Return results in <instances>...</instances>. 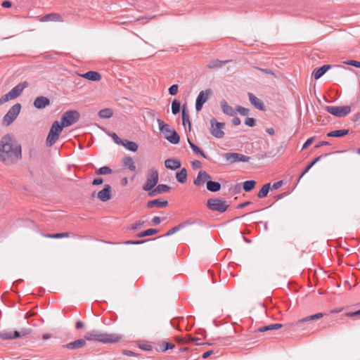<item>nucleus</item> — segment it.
I'll use <instances>...</instances> for the list:
<instances>
[{
	"mask_svg": "<svg viewBox=\"0 0 360 360\" xmlns=\"http://www.w3.org/2000/svg\"><path fill=\"white\" fill-rule=\"evenodd\" d=\"M114 142L118 145H122L123 139H121L115 133H112L111 135Z\"/></svg>",
	"mask_w": 360,
	"mask_h": 360,
	"instance_id": "52",
	"label": "nucleus"
},
{
	"mask_svg": "<svg viewBox=\"0 0 360 360\" xmlns=\"http://www.w3.org/2000/svg\"><path fill=\"white\" fill-rule=\"evenodd\" d=\"M314 140V137H311V138L308 139L306 141V142L304 143V145L302 146V149L307 148L309 145H311L313 143Z\"/></svg>",
	"mask_w": 360,
	"mask_h": 360,
	"instance_id": "56",
	"label": "nucleus"
},
{
	"mask_svg": "<svg viewBox=\"0 0 360 360\" xmlns=\"http://www.w3.org/2000/svg\"><path fill=\"white\" fill-rule=\"evenodd\" d=\"M69 236H70V233H68V232L45 235V237H46V238H56V239L62 238H68Z\"/></svg>",
	"mask_w": 360,
	"mask_h": 360,
	"instance_id": "42",
	"label": "nucleus"
},
{
	"mask_svg": "<svg viewBox=\"0 0 360 360\" xmlns=\"http://www.w3.org/2000/svg\"><path fill=\"white\" fill-rule=\"evenodd\" d=\"M231 60H220L219 59H214L209 62L207 65V68L209 69H218L221 68L225 64L231 62Z\"/></svg>",
	"mask_w": 360,
	"mask_h": 360,
	"instance_id": "22",
	"label": "nucleus"
},
{
	"mask_svg": "<svg viewBox=\"0 0 360 360\" xmlns=\"http://www.w3.org/2000/svg\"><path fill=\"white\" fill-rule=\"evenodd\" d=\"M41 22H47V21H58L63 22V20L61 15L57 13H51L43 16L41 20Z\"/></svg>",
	"mask_w": 360,
	"mask_h": 360,
	"instance_id": "24",
	"label": "nucleus"
},
{
	"mask_svg": "<svg viewBox=\"0 0 360 360\" xmlns=\"http://www.w3.org/2000/svg\"><path fill=\"white\" fill-rule=\"evenodd\" d=\"M282 184H283L282 181H278L275 182L271 186V190L278 189L282 186Z\"/></svg>",
	"mask_w": 360,
	"mask_h": 360,
	"instance_id": "58",
	"label": "nucleus"
},
{
	"mask_svg": "<svg viewBox=\"0 0 360 360\" xmlns=\"http://www.w3.org/2000/svg\"><path fill=\"white\" fill-rule=\"evenodd\" d=\"M113 115V110L111 108H104L98 112L101 118H110Z\"/></svg>",
	"mask_w": 360,
	"mask_h": 360,
	"instance_id": "37",
	"label": "nucleus"
},
{
	"mask_svg": "<svg viewBox=\"0 0 360 360\" xmlns=\"http://www.w3.org/2000/svg\"><path fill=\"white\" fill-rule=\"evenodd\" d=\"M236 110L241 115H248L250 112L249 109L240 105L237 106Z\"/></svg>",
	"mask_w": 360,
	"mask_h": 360,
	"instance_id": "46",
	"label": "nucleus"
},
{
	"mask_svg": "<svg viewBox=\"0 0 360 360\" xmlns=\"http://www.w3.org/2000/svg\"><path fill=\"white\" fill-rule=\"evenodd\" d=\"M178 89L179 86L177 84L172 85L168 89L169 94L172 96L176 95L178 92Z\"/></svg>",
	"mask_w": 360,
	"mask_h": 360,
	"instance_id": "50",
	"label": "nucleus"
},
{
	"mask_svg": "<svg viewBox=\"0 0 360 360\" xmlns=\"http://www.w3.org/2000/svg\"><path fill=\"white\" fill-rule=\"evenodd\" d=\"M182 122H183L184 126H186V124H188V130L190 131L191 130V123L189 120V115L186 112L185 105H184L182 106Z\"/></svg>",
	"mask_w": 360,
	"mask_h": 360,
	"instance_id": "34",
	"label": "nucleus"
},
{
	"mask_svg": "<svg viewBox=\"0 0 360 360\" xmlns=\"http://www.w3.org/2000/svg\"><path fill=\"white\" fill-rule=\"evenodd\" d=\"M207 189L210 192H217L221 189V184L219 182L207 180Z\"/></svg>",
	"mask_w": 360,
	"mask_h": 360,
	"instance_id": "29",
	"label": "nucleus"
},
{
	"mask_svg": "<svg viewBox=\"0 0 360 360\" xmlns=\"http://www.w3.org/2000/svg\"><path fill=\"white\" fill-rule=\"evenodd\" d=\"M188 142L193 150V152L196 155H200L201 157L208 159V157L205 155V153L195 144H194L193 142L190 141L189 139H188Z\"/></svg>",
	"mask_w": 360,
	"mask_h": 360,
	"instance_id": "35",
	"label": "nucleus"
},
{
	"mask_svg": "<svg viewBox=\"0 0 360 360\" xmlns=\"http://www.w3.org/2000/svg\"><path fill=\"white\" fill-rule=\"evenodd\" d=\"M210 123V134L217 139H221L224 136V132L222 130L225 127L224 122H219L215 118H212Z\"/></svg>",
	"mask_w": 360,
	"mask_h": 360,
	"instance_id": "7",
	"label": "nucleus"
},
{
	"mask_svg": "<svg viewBox=\"0 0 360 360\" xmlns=\"http://www.w3.org/2000/svg\"><path fill=\"white\" fill-rule=\"evenodd\" d=\"M155 188L159 194L167 193L171 190V187L166 184H159Z\"/></svg>",
	"mask_w": 360,
	"mask_h": 360,
	"instance_id": "44",
	"label": "nucleus"
},
{
	"mask_svg": "<svg viewBox=\"0 0 360 360\" xmlns=\"http://www.w3.org/2000/svg\"><path fill=\"white\" fill-rule=\"evenodd\" d=\"M86 345L84 340H77L67 344L65 347L70 349H75L84 347Z\"/></svg>",
	"mask_w": 360,
	"mask_h": 360,
	"instance_id": "31",
	"label": "nucleus"
},
{
	"mask_svg": "<svg viewBox=\"0 0 360 360\" xmlns=\"http://www.w3.org/2000/svg\"><path fill=\"white\" fill-rule=\"evenodd\" d=\"M181 161L176 158H169L165 161L166 168L171 170H176L181 167Z\"/></svg>",
	"mask_w": 360,
	"mask_h": 360,
	"instance_id": "19",
	"label": "nucleus"
},
{
	"mask_svg": "<svg viewBox=\"0 0 360 360\" xmlns=\"http://www.w3.org/2000/svg\"><path fill=\"white\" fill-rule=\"evenodd\" d=\"M245 124L249 127H254L255 125V120L252 117H247Z\"/></svg>",
	"mask_w": 360,
	"mask_h": 360,
	"instance_id": "53",
	"label": "nucleus"
},
{
	"mask_svg": "<svg viewBox=\"0 0 360 360\" xmlns=\"http://www.w3.org/2000/svg\"><path fill=\"white\" fill-rule=\"evenodd\" d=\"M330 153H325V154H323V155H321L318 157H316L315 159H314L306 167L305 169L303 170V172L300 174V176H299V179H298V181L301 179V178L303 177V176L307 173L309 172V170L310 169H311V167L316 163L318 162L319 161H320L322 158L328 156Z\"/></svg>",
	"mask_w": 360,
	"mask_h": 360,
	"instance_id": "21",
	"label": "nucleus"
},
{
	"mask_svg": "<svg viewBox=\"0 0 360 360\" xmlns=\"http://www.w3.org/2000/svg\"><path fill=\"white\" fill-rule=\"evenodd\" d=\"M220 105L221 110L224 114L229 116H234L236 115V110L230 106L225 100L221 101Z\"/></svg>",
	"mask_w": 360,
	"mask_h": 360,
	"instance_id": "25",
	"label": "nucleus"
},
{
	"mask_svg": "<svg viewBox=\"0 0 360 360\" xmlns=\"http://www.w3.org/2000/svg\"><path fill=\"white\" fill-rule=\"evenodd\" d=\"M211 179V176L207 172L201 170L198 172L197 177L194 179L193 184L196 186H203L205 182H207V180Z\"/></svg>",
	"mask_w": 360,
	"mask_h": 360,
	"instance_id": "14",
	"label": "nucleus"
},
{
	"mask_svg": "<svg viewBox=\"0 0 360 360\" xmlns=\"http://www.w3.org/2000/svg\"><path fill=\"white\" fill-rule=\"evenodd\" d=\"M256 181L254 180L245 181L243 184V188L245 192L251 191L255 186Z\"/></svg>",
	"mask_w": 360,
	"mask_h": 360,
	"instance_id": "38",
	"label": "nucleus"
},
{
	"mask_svg": "<svg viewBox=\"0 0 360 360\" xmlns=\"http://www.w3.org/2000/svg\"><path fill=\"white\" fill-rule=\"evenodd\" d=\"M22 159V146L13 134H7L0 140V161L6 165H13Z\"/></svg>",
	"mask_w": 360,
	"mask_h": 360,
	"instance_id": "1",
	"label": "nucleus"
},
{
	"mask_svg": "<svg viewBox=\"0 0 360 360\" xmlns=\"http://www.w3.org/2000/svg\"><path fill=\"white\" fill-rule=\"evenodd\" d=\"M158 172L155 169H151L149 171V176L147 179L146 183L143 186V190L145 191H150L158 183Z\"/></svg>",
	"mask_w": 360,
	"mask_h": 360,
	"instance_id": "9",
	"label": "nucleus"
},
{
	"mask_svg": "<svg viewBox=\"0 0 360 360\" xmlns=\"http://www.w3.org/2000/svg\"><path fill=\"white\" fill-rule=\"evenodd\" d=\"M331 68L330 65H324L319 68H315L313 70L312 75L315 79L321 78L328 70Z\"/></svg>",
	"mask_w": 360,
	"mask_h": 360,
	"instance_id": "20",
	"label": "nucleus"
},
{
	"mask_svg": "<svg viewBox=\"0 0 360 360\" xmlns=\"http://www.w3.org/2000/svg\"><path fill=\"white\" fill-rule=\"evenodd\" d=\"M50 104V100L49 98L46 96H38L35 98L34 101V106L37 109H43L45 108Z\"/></svg>",
	"mask_w": 360,
	"mask_h": 360,
	"instance_id": "16",
	"label": "nucleus"
},
{
	"mask_svg": "<svg viewBox=\"0 0 360 360\" xmlns=\"http://www.w3.org/2000/svg\"><path fill=\"white\" fill-rule=\"evenodd\" d=\"M122 146H124L127 149L131 152H136L139 148V146L136 143L127 139H123Z\"/></svg>",
	"mask_w": 360,
	"mask_h": 360,
	"instance_id": "28",
	"label": "nucleus"
},
{
	"mask_svg": "<svg viewBox=\"0 0 360 360\" xmlns=\"http://www.w3.org/2000/svg\"><path fill=\"white\" fill-rule=\"evenodd\" d=\"M249 101L252 105H253L256 108L260 110H264L265 107L263 102L259 100L257 96H255L252 93L249 92L248 94Z\"/></svg>",
	"mask_w": 360,
	"mask_h": 360,
	"instance_id": "18",
	"label": "nucleus"
},
{
	"mask_svg": "<svg viewBox=\"0 0 360 360\" xmlns=\"http://www.w3.org/2000/svg\"><path fill=\"white\" fill-rule=\"evenodd\" d=\"M164 345H165V347L163 349V351H166L167 349H171L174 347V345L172 343L164 342Z\"/></svg>",
	"mask_w": 360,
	"mask_h": 360,
	"instance_id": "63",
	"label": "nucleus"
},
{
	"mask_svg": "<svg viewBox=\"0 0 360 360\" xmlns=\"http://www.w3.org/2000/svg\"><path fill=\"white\" fill-rule=\"evenodd\" d=\"M167 205H168L167 200H162L160 198L150 200L147 202V205H146L148 208H153V207L164 208V207H166Z\"/></svg>",
	"mask_w": 360,
	"mask_h": 360,
	"instance_id": "17",
	"label": "nucleus"
},
{
	"mask_svg": "<svg viewBox=\"0 0 360 360\" xmlns=\"http://www.w3.org/2000/svg\"><path fill=\"white\" fill-rule=\"evenodd\" d=\"M158 232V230L156 229H149L147 230H145L136 235V237L138 238H143L146 236H151L153 234H155Z\"/></svg>",
	"mask_w": 360,
	"mask_h": 360,
	"instance_id": "40",
	"label": "nucleus"
},
{
	"mask_svg": "<svg viewBox=\"0 0 360 360\" xmlns=\"http://www.w3.org/2000/svg\"><path fill=\"white\" fill-rule=\"evenodd\" d=\"M323 316V314L322 313H318V314H316L314 315L309 316H307V317H306L304 319H302L298 321V322H304V321H312V320L321 319Z\"/></svg>",
	"mask_w": 360,
	"mask_h": 360,
	"instance_id": "45",
	"label": "nucleus"
},
{
	"mask_svg": "<svg viewBox=\"0 0 360 360\" xmlns=\"http://www.w3.org/2000/svg\"><path fill=\"white\" fill-rule=\"evenodd\" d=\"M82 77L93 82L100 81L101 75L99 72L96 71H89L80 75Z\"/></svg>",
	"mask_w": 360,
	"mask_h": 360,
	"instance_id": "23",
	"label": "nucleus"
},
{
	"mask_svg": "<svg viewBox=\"0 0 360 360\" xmlns=\"http://www.w3.org/2000/svg\"><path fill=\"white\" fill-rule=\"evenodd\" d=\"M144 224L143 221H138L134 224H133L131 227V231H136L139 229H140Z\"/></svg>",
	"mask_w": 360,
	"mask_h": 360,
	"instance_id": "47",
	"label": "nucleus"
},
{
	"mask_svg": "<svg viewBox=\"0 0 360 360\" xmlns=\"http://www.w3.org/2000/svg\"><path fill=\"white\" fill-rule=\"evenodd\" d=\"M30 333V330H24L20 333L15 331H1L0 332V338L2 340H11L19 337H25Z\"/></svg>",
	"mask_w": 360,
	"mask_h": 360,
	"instance_id": "12",
	"label": "nucleus"
},
{
	"mask_svg": "<svg viewBox=\"0 0 360 360\" xmlns=\"http://www.w3.org/2000/svg\"><path fill=\"white\" fill-rule=\"evenodd\" d=\"M187 170L186 168H182L179 172L176 174V179L178 182L184 184L187 180Z\"/></svg>",
	"mask_w": 360,
	"mask_h": 360,
	"instance_id": "32",
	"label": "nucleus"
},
{
	"mask_svg": "<svg viewBox=\"0 0 360 360\" xmlns=\"http://www.w3.org/2000/svg\"><path fill=\"white\" fill-rule=\"evenodd\" d=\"M282 328V325L280 323L271 324L267 326L261 327L258 329L259 332H265L271 330H277Z\"/></svg>",
	"mask_w": 360,
	"mask_h": 360,
	"instance_id": "39",
	"label": "nucleus"
},
{
	"mask_svg": "<svg viewBox=\"0 0 360 360\" xmlns=\"http://www.w3.org/2000/svg\"><path fill=\"white\" fill-rule=\"evenodd\" d=\"M159 129L164 134L165 138H166V135L168 136L172 131L173 129L170 128V126L167 124H165L162 120H157Z\"/></svg>",
	"mask_w": 360,
	"mask_h": 360,
	"instance_id": "26",
	"label": "nucleus"
},
{
	"mask_svg": "<svg viewBox=\"0 0 360 360\" xmlns=\"http://www.w3.org/2000/svg\"><path fill=\"white\" fill-rule=\"evenodd\" d=\"M103 179L102 178H96L93 180L92 184L94 186H97V185H100V184H103Z\"/></svg>",
	"mask_w": 360,
	"mask_h": 360,
	"instance_id": "60",
	"label": "nucleus"
},
{
	"mask_svg": "<svg viewBox=\"0 0 360 360\" xmlns=\"http://www.w3.org/2000/svg\"><path fill=\"white\" fill-rule=\"evenodd\" d=\"M255 68L259 70V71H261V72H262L264 73L271 75L274 77H276L275 73L272 70H271L270 69H268V68H258V67H255Z\"/></svg>",
	"mask_w": 360,
	"mask_h": 360,
	"instance_id": "51",
	"label": "nucleus"
},
{
	"mask_svg": "<svg viewBox=\"0 0 360 360\" xmlns=\"http://www.w3.org/2000/svg\"><path fill=\"white\" fill-rule=\"evenodd\" d=\"M349 134V129H340L328 132L326 136L328 137H342Z\"/></svg>",
	"mask_w": 360,
	"mask_h": 360,
	"instance_id": "33",
	"label": "nucleus"
},
{
	"mask_svg": "<svg viewBox=\"0 0 360 360\" xmlns=\"http://www.w3.org/2000/svg\"><path fill=\"white\" fill-rule=\"evenodd\" d=\"M158 194H159V193L157 192V188H155L154 189H151L150 191H148V195L149 197H154Z\"/></svg>",
	"mask_w": 360,
	"mask_h": 360,
	"instance_id": "62",
	"label": "nucleus"
},
{
	"mask_svg": "<svg viewBox=\"0 0 360 360\" xmlns=\"http://www.w3.org/2000/svg\"><path fill=\"white\" fill-rule=\"evenodd\" d=\"M80 118V114L77 110H72L65 112L60 118L63 127H69L76 123Z\"/></svg>",
	"mask_w": 360,
	"mask_h": 360,
	"instance_id": "4",
	"label": "nucleus"
},
{
	"mask_svg": "<svg viewBox=\"0 0 360 360\" xmlns=\"http://www.w3.org/2000/svg\"><path fill=\"white\" fill-rule=\"evenodd\" d=\"M28 85L29 84L27 82L19 83L9 91V96H12L14 99L16 98L22 94L23 90L28 86Z\"/></svg>",
	"mask_w": 360,
	"mask_h": 360,
	"instance_id": "15",
	"label": "nucleus"
},
{
	"mask_svg": "<svg viewBox=\"0 0 360 360\" xmlns=\"http://www.w3.org/2000/svg\"><path fill=\"white\" fill-rule=\"evenodd\" d=\"M325 110L330 114L338 117H343L347 115L351 112V107L349 105L344 106H332L327 105Z\"/></svg>",
	"mask_w": 360,
	"mask_h": 360,
	"instance_id": "8",
	"label": "nucleus"
},
{
	"mask_svg": "<svg viewBox=\"0 0 360 360\" xmlns=\"http://www.w3.org/2000/svg\"><path fill=\"white\" fill-rule=\"evenodd\" d=\"M346 63L347 65H352V66L360 68V62L359 61L352 60H349Z\"/></svg>",
	"mask_w": 360,
	"mask_h": 360,
	"instance_id": "55",
	"label": "nucleus"
},
{
	"mask_svg": "<svg viewBox=\"0 0 360 360\" xmlns=\"http://www.w3.org/2000/svg\"><path fill=\"white\" fill-rule=\"evenodd\" d=\"M224 158L228 161L230 164H233L237 162H246L250 160V156L245 155L241 153H227L224 154Z\"/></svg>",
	"mask_w": 360,
	"mask_h": 360,
	"instance_id": "11",
	"label": "nucleus"
},
{
	"mask_svg": "<svg viewBox=\"0 0 360 360\" xmlns=\"http://www.w3.org/2000/svg\"><path fill=\"white\" fill-rule=\"evenodd\" d=\"M150 239H147V240H127L124 242V244L126 245H139V244H142L146 241H148L150 240Z\"/></svg>",
	"mask_w": 360,
	"mask_h": 360,
	"instance_id": "49",
	"label": "nucleus"
},
{
	"mask_svg": "<svg viewBox=\"0 0 360 360\" xmlns=\"http://www.w3.org/2000/svg\"><path fill=\"white\" fill-rule=\"evenodd\" d=\"M21 110V105L15 103L13 105L3 117L4 124L6 126L11 125L18 117Z\"/></svg>",
	"mask_w": 360,
	"mask_h": 360,
	"instance_id": "5",
	"label": "nucleus"
},
{
	"mask_svg": "<svg viewBox=\"0 0 360 360\" xmlns=\"http://www.w3.org/2000/svg\"><path fill=\"white\" fill-rule=\"evenodd\" d=\"M271 188V184L270 183H267V184H265L262 187V188L260 189V191L258 192L257 196L259 198H265L266 196H267L268 193H269V189Z\"/></svg>",
	"mask_w": 360,
	"mask_h": 360,
	"instance_id": "36",
	"label": "nucleus"
},
{
	"mask_svg": "<svg viewBox=\"0 0 360 360\" xmlns=\"http://www.w3.org/2000/svg\"><path fill=\"white\" fill-rule=\"evenodd\" d=\"M160 222H161V219H160V217H154L152 219V223L155 226H157V225L160 224Z\"/></svg>",
	"mask_w": 360,
	"mask_h": 360,
	"instance_id": "61",
	"label": "nucleus"
},
{
	"mask_svg": "<svg viewBox=\"0 0 360 360\" xmlns=\"http://www.w3.org/2000/svg\"><path fill=\"white\" fill-rule=\"evenodd\" d=\"M165 139L172 144H177L180 141V136L175 129H172V131L168 136L166 135Z\"/></svg>",
	"mask_w": 360,
	"mask_h": 360,
	"instance_id": "30",
	"label": "nucleus"
},
{
	"mask_svg": "<svg viewBox=\"0 0 360 360\" xmlns=\"http://www.w3.org/2000/svg\"><path fill=\"white\" fill-rule=\"evenodd\" d=\"M111 186L109 184H105L103 188L97 193V197L102 202H107L111 198Z\"/></svg>",
	"mask_w": 360,
	"mask_h": 360,
	"instance_id": "13",
	"label": "nucleus"
},
{
	"mask_svg": "<svg viewBox=\"0 0 360 360\" xmlns=\"http://www.w3.org/2000/svg\"><path fill=\"white\" fill-rule=\"evenodd\" d=\"M212 94V90L207 89L205 91H201L197 96L195 101V109L199 112L202 110L205 103L207 101L210 96Z\"/></svg>",
	"mask_w": 360,
	"mask_h": 360,
	"instance_id": "10",
	"label": "nucleus"
},
{
	"mask_svg": "<svg viewBox=\"0 0 360 360\" xmlns=\"http://www.w3.org/2000/svg\"><path fill=\"white\" fill-rule=\"evenodd\" d=\"M122 164L124 167H127L130 171L135 172L136 171V165L134 164V161L132 158L129 156L125 157L122 160Z\"/></svg>",
	"mask_w": 360,
	"mask_h": 360,
	"instance_id": "27",
	"label": "nucleus"
},
{
	"mask_svg": "<svg viewBox=\"0 0 360 360\" xmlns=\"http://www.w3.org/2000/svg\"><path fill=\"white\" fill-rule=\"evenodd\" d=\"M14 99L12 96H9V92L6 94L2 96L0 98V105H3L5 103L8 102L9 100Z\"/></svg>",
	"mask_w": 360,
	"mask_h": 360,
	"instance_id": "48",
	"label": "nucleus"
},
{
	"mask_svg": "<svg viewBox=\"0 0 360 360\" xmlns=\"http://www.w3.org/2000/svg\"><path fill=\"white\" fill-rule=\"evenodd\" d=\"M86 340H94L103 343H115L122 339V335L117 333H102L97 330L87 333L84 336Z\"/></svg>",
	"mask_w": 360,
	"mask_h": 360,
	"instance_id": "2",
	"label": "nucleus"
},
{
	"mask_svg": "<svg viewBox=\"0 0 360 360\" xmlns=\"http://www.w3.org/2000/svg\"><path fill=\"white\" fill-rule=\"evenodd\" d=\"M1 6L4 8H10L12 6V3L10 1H4L2 2Z\"/></svg>",
	"mask_w": 360,
	"mask_h": 360,
	"instance_id": "64",
	"label": "nucleus"
},
{
	"mask_svg": "<svg viewBox=\"0 0 360 360\" xmlns=\"http://www.w3.org/2000/svg\"><path fill=\"white\" fill-rule=\"evenodd\" d=\"M181 104L177 100H174L172 103V112L174 115H176L180 112Z\"/></svg>",
	"mask_w": 360,
	"mask_h": 360,
	"instance_id": "43",
	"label": "nucleus"
},
{
	"mask_svg": "<svg viewBox=\"0 0 360 360\" xmlns=\"http://www.w3.org/2000/svg\"><path fill=\"white\" fill-rule=\"evenodd\" d=\"M231 122L233 125L238 126L240 124V119L237 116H233V118L231 120Z\"/></svg>",
	"mask_w": 360,
	"mask_h": 360,
	"instance_id": "59",
	"label": "nucleus"
},
{
	"mask_svg": "<svg viewBox=\"0 0 360 360\" xmlns=\"http://www.w3.org/2000/svg\"><path fill=\"white\" fill-rule=\"evenodd\" d=\"M112 169L108 166H103L100 167L96 172V174L97 175H105L110 174L112 173Z\"/></svg>",
	"mask_w": 360,
	"mask_h": 360,
	"instance_id": "41",
	"label": "nucleus"
},
{
	"mask_svg": "<svg viewBox=\"0 0 360 360\" xmlns=\"http://www.w3.org/2000/svg\"><path fill=\"white\" fill-rule=\"evenodd\" d=\"M207 206L212 211L223 213L227 210L229 205L219 198H210L207 202Z\"/></svg>",
	"mask_w": 360,
	"mask_h": 360,
	"instance_id": "6",
	"label": "nucleus"
},
{
	"mask_svg": "<svg viewBox=\"0 0 360 360\" xmlns=\"http://www.w3.org/2000/svg\"><path fill=\"white\" fill-rule=\"evenodd\" d=\"M191 165H192V167H193V169H198V168H200L202 167V163L199 160H194V161H193Z\"/></svg>",
	"mask_w": 360,
	"mask_h": 360,
	"instance_id": "57",
	"label": "nucleus"
},
{
	"mask_svg": "<svg viewBox=\"0 0 360 360\" xmlns=\"http://www.w3.org/2000/svg\"><path fill=\"white\" fill-rule=\"evenodd\" d=\"M178 230H177V228L176 226H174L173 227L172 229H171L170 230H169L165 234H164L162 236L163 237H167V236H170L172 235H173L174 233H175L176 232H177Z\"/></svg>",
	"mask_w": 360,
	"mask_h": 360,
	"instance_id": "54",
	"label": "nucleus"
},
{
	"mask_svg": "<svg viewBox=\"0 0 360 360\" xmlns=\"http://www.w3.org/2000/svg\"><path fill=\"white\" fill-rule=\"evenodd\" d=\"M63 129V125L58 121H54L46 140L47 146H53L59 139V136Z\"/></svg>",
	"mask_w": 360,
	"mask_h": 360,
	"instance_id": "3",
	"label": "nucleus"
}]
</instances>
